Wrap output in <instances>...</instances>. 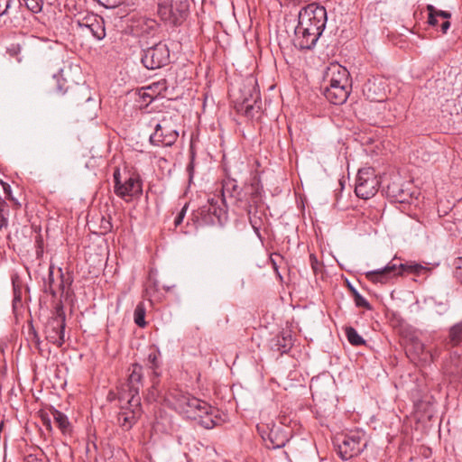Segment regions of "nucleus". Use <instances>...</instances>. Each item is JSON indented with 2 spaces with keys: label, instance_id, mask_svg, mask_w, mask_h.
Returning <instances> with one entry per match:
<instances>
[{
  "label": "nucleus",
  "instance_id": "nucleus-10",
  "mask_svg": "<svg viewBox=\"0 0 462 462\" xmlns=\"http://www.w3.org/2000/svg\"><path fill=\"white\" fill-rule=\"evenodd\" d=\"M178 131L171 125V116H163L154 125V133L150 135V143L157 146H171L178 139Z\"/></svg>",
  "mask_w": 462,
  "mask_h": 462
},
{
  "label": "nucleus",
  "instance_id": "nucleus-12",
  "mask_svg": "<svg viewBox=\"0 0 462 462\" xmlns=\"http://www.w3.org/2000/svg\"><path fill=\"white\" fill-rule=\"evenodd\" d=\"M200 216L206 224H222L226 217L224 200L218 198H212L208 204L200 208Z\"/></svg>",
  "mask_w": 462,
  "mask_h": 462
},
{
  "label": "nucleus",
  "instance_id": "nucleus-16",
  "mask_svg": "<svg viewBox=\"0 0 462 462\" xmlns=\"http://www.w3.org/2000/svg\"><path fill=\"white\" fill-rule=\"evenodd\" d=\"M349 80L348 70L338 63H331L323 76V82H337L346 84Z\"/></svg>",
  "mask_w": 462,
  "mask_h": 462
},
{
  "label": "nucleus",
  "instance_id": "nucleus-42",
  "mask_svg": "<svg viewBox=\"0 0 462 462\" xmlns=\"http://www.w3.org/2000/svg\"><path fill=\"white\" fill-rule=\"evenodd\" d=\"M229 185H232L233 189H236V186L235 184H233L232 181H229L223 186L224 190H226L228 189Z\"/></svg>",
  "mask_w": 462,
  "mask_h": 462
},
{
  "label": "nucleus",
  "instance_id": "nucleus-25",
  "mask_svg": "<svg viewBox=\"0 0 462 462\" xmlns=\"http://www.w3.org/2000/svg\"><path fill=\"white\" fill-rule=\"evenodd\" d=\"M101 16L96 14H87L86 15H84L83 17H81L80 19H79L78 21V24L79 26L82 29V30H87L88 28H89L95 22H98L99 21V18Z\"/></svg>",
  "mask_w": 462,
  "mask_h": 462
},
{
  "label": "nucleus",
  "instance_id": "nucleus-36",
  "mask_svg": "<svg viewBox=\"0 0 462 462\" xmlns=\"http://www.w3.org/2000/svg\"><path fill=\"white\" fill-rule=\"evenodd\" d=\"M245 112L246 116H253L252 111L254 108V106L249 103V99L245 98L244 100Z\"/></svg>",
  "mask_w": 462,
  "mask_h": 462
},
{
  "label": "nucleus",
  "instance_id": "nucleus-35",
  "mask_svg": "<svg viewBox=\"0 0 462 462\" xmlns=\"http://www.w3.org/2000/svg\"><path fill=\"white\" fill-rule=\"evenodd\" d=\"M186 210H187V205H185L182 209L180 210V212L178 214V216L175 217L174 219V224L175 226H179L180 225V223L182 222L184 217H185V214H186Z\"/></svg>",
  "mask_w": 462,
  "mask_h": 462
},
{
  "label": "nucleus",
  "instance_id": "nucleus-45",
  "mask_svg": "<svg viewBox=\"0 0 462 462\" xmlns=\"http://www.w3.org/2000/svg\"><path fill=\"white\" fill-rule=\"evenodd\" d=\"M439 305H440V307H441L443 311L447 310V305L446 304H439Z\"/></svg>",
  "mask_w": 462,
  "mask_h": 462
},
{
  "label": "nucleus",
  "instance_id": "nucleus-29",
  "mask_svg": "<svg viewBox=\"0 0 462 462\" xmlns=\"http://www.w3.org/2000/svg\"><path fill=\"white\" fill-rule=\"evenodd\" d=\"M454 275L460 282H462V256L454 261Z\"/></svg>",
  "mask_w": 462,
  "mask_h": 462
},
{
  "label": "nucleus",
  "instance_id": "nucleus-23",
  "mask_svg": "<svg viewBox=\"0 0 462 462\" xmlns=\"http://www.w3.org/2000/svg\"><path fill=\"white\" fill-rule=\"evenodd\" d=\"M345 331L347 340L352 346H358L365 343V339L357 333L354 328L346 327Z\"/></svg>",
  "mask_w": 462,
  "mask_h": 462
},
{
  "label": "nucleus",
  "instance_id": "nucleus-13",
  "mask_svg": "<svg viewBox=\"0 0 462 462\" xmlns=\"http://www.w3.org/2000/svg\"><path fill=\"white\" fill-rule=\"evenodd\" d=\"M323 92L326 98L334 105L344 104L351 89L350 81H346V84L337 82H323Z\"/></svg>",
  "mask_w": 462,
  "mask_h": 462
},
{
  "label": "nucleus",
  "instance_id": "nucleus-19",
  "mask_svg": "<svg viewBox=\"0 0 462 462\" xmlns=\"http://www.w3.org/2000/svg\"><path fill=\"white\" fill-rule=\"evenodd\" d=\"M386 195L395 202L403 203L409 197L408 191H406L402 186L396 182L392 181L386 187Z\"/></svg>",
  "mask_w": 462,
  "mask_h": 462
},
{
  "label": "nucleus",
  "instance_id": "nucleus-17",
  "mask_svg": "<svg viewBox=\"0 0 462 462\" xmlns=\"http://www.w3.org/2000/svg\"><path fill=\"white\" fill-rule=\"evenodd\" d=\"M407 353L412 355L414 359L418 361L428 363L433 360V356L430 351L426 350L424 344L417 339H411V343L407 346Z\"/></svg>",
  "mask_w": 462,
  "mask_h": 462
},
{
  "label": "nucleus",
  "instance_id": "nucleus-32",
  "mask_svg": "<svg viewBox=\"0 0 462 462\" xmlns=\"http://www.w3.org/2000/svg\"><path fill=\"white\" fill-rule=\"evenodd\" d=\"M12 284L14 292L22 291L23 282L17 274L12 276Z\"/></svg>",
  "mask_w": 462,
  "mask_h": 462
},
{
  "label": "nucleus",
  "instance_id": "nucleus-40",
  "mask_svg": "<svg viewBox=\"0 0 462 462\" xmlns=\"http://www.w3.org/2000/svg\"><path fill=\"white\" fill-rule=\"evenodd\" d=\"M5 193L8 196L9 199H14L11 195V187L7 185L6 187H4Z\"/></svg>",
  "mask_w": 462,
  "mask_h": 462
},
{
  "label": "nucleus",
  "instance_id": "nucleus-39",
  "mask_svg": "<svg viewBox=\"0 0 462 462\" xmlns=\"http://www.w3.org/2000/svg\"><path fill=\"white\" fill-rule=\"evenodd\" d=\"M21 300H22V291L14 292V301L17 302V301H21Z\"/></svg>",
  "mask_w": 462,
  "mask_h": 462
},
{
  "label": "nucleus",
  "instance_id": "nucleus-47",
  "mask_svg": "<svg viewBox=\"0 0 462 462\" xmlns=\"http://www.w3.org/2000/svg\"><path fill=\"white\" fill-rule=\"evenodd\" d=\"M254 195H255V197L260 196V191L258 190V189H255Z\"/></svg>",
  "mask_w": 462,
  "mask_h": 462
},
{
  "label": "nucleus",
  "instance_id": "nucleus-43",
  "mask_svg": "<svg viewBox=\"0 0 462 462\" xmlns=\"http://www.w3.org/2000/svg\"><path fill=\"white\" fill-rule=\"evenodd\" d=\"M254 95H255L254 105H257V99L259 98V94H258V92L254 91Z\"/></svg>",
  "mask_w": 462,
  "mask_h": 462
},
{
  "label": "nucleus",
  "instance_id": "nucleus-15",
  "mask_svg": "<svg viewBox=\"0 0 462 462\" xmlns=\"http://www.w3.org/2000/svg\"><path fill=\"white\" fill-rule=\"evenodd\" d=\"M319 38L317 37V33H311L309 28H302L297 24L294 29V38L292 40L293 44L296 48L300 50H310L311 49Z\"/></svg>",
  "mask_w": 462,
  "mask_h": 462
},
{
  "label": "nucleus",
  "instance_id": "nucleus-30",
  "mask_svg": "<svg viewBox=\"0 0 462 462\" xmlns=\"http://www.w3.org/2000/svg\"><path fill=\"white\" fill-rule=\"evenodd\" d=\"M14 0H0V16L6 15Z\"/></svg>",
  "mask_w": 462,
  "mask_h": 462
},
{
  "label": "nucleus",
  "instance_id": "nucleus-14",
  "mask_svg": "<svg viewBox=\"0 0 462 462\" xmlns=\"http://www.w3.org/2000/svg\"><path fill=\"white\" fill-rule=\"evenodd\" d=\"M159 352H152L148 355L147 357V365L148 368L152 373V388L149 391L148 393V399L149 401H156L157 398L160 395V390L157 388L158 386V378L160 376V373L158 372V369L160 367V360H159Z\"/></svg>",
  "mask_w": 462,
  "mask_h": 462
},
{
  "label": "nucleus",
  "instance_id": "nucleus-8",
  "mask_svg": "<svg viewBox=\"0 0 462 462\" xmlns=\"http://www.w3.org/2000/svg\"><path fill=\"white\" fill-rule=\"evenodd\" d=\"M335 446L339 457L343 460L359 455L365 448L366 442L360 432H350L336 438Z\"/></svg>",
  "mask_w": 462,
  "mask_h": 462
},
{
  "label": "nucleus",
  "instance_id": "nucleus-37",
  "mask_svg": "<svg viewBox=\"0 0 462 462\" xmlns=\"http://www.w3.org/2000/svg\"><path fill=\"white\" fill-rule=\"evenodd\" d=\"M279 257H281L280 254H275L274 255L271 256V261L273 263V269L276 271L277 275L282 280V278L281 274L278 273V267H277V262H276V258H279Z\"/></svg>",
  "mask_w": 462,
  "mask_h": 462
},
{
  "label": "nucleus",
  "instance_id": "nucleus-21",
  "mask_svg": "<svg viewBox=\"0 0 462 462\" xmlns=\"http://www.w3.org/2000/svg\"><path fill=\"white\" fill-rule=\"evenodd\" d=\"M462 343V320L454 324L448 330V344L458 346Z\"/></svg>",
  "mask_w": 462,
  "mask_h": 462
},
{
  "label": "nucleus",
  "instance_id": "nucleus-44",
  "mask_svg": "<svg viewBox=\"0 0 462 462\" xmlns=\"http://www.w3.org/2000/svg\"><path fill=\"white\" fill-rule=\"evenodd\" d=\"M310 257L312 262H317V260H316V258H315V256L313 254H310ZM312 267L315 268L314 267V263H312Z\"/></svg>",
  "mask_w": 462,
  "mask_h": 462
},
{
  "label": "nucleus",
  "instance_id": "nucleus-48",
  "mask_svg": "<svg viewBox=\"0 0 462 462\" xmlns=\"http://www.w3.org/2000/svg\"><path fill=\"white\" fill-rule=\"evenodd\" d=\"M368 89L371 90V84H368Z\"/></svg>",
  "mask_w": 462,
  "mask_h": 462
},
{
  "label": "nucleus",
  "instance_id": "nucleus-9",
  "mask_svg": "<svg viewBox=\"0 0 462 462\" xmlns=\"http://www.w3.org/2000/svg\"><path fill=\"white\" fill-rule=\"evenodd\" d=\"M141 61L147 69H157L170 61V50L167 44L159 42L143 50Z\"/></svg>",
  "mask_w": 462,
  "mask_h": 462
},
{
  "label": "nucleus",
  "instance_id": "nucleus-34",
  "mask_svg": "<svg viewBox=\"0 0 462 462\" xmlns=\"http://www.w3.org/2000/svg\"><path fill=\"white\" fill-rule=\"evenodd\" d=\"M248 216H249V220H250V223H251L253 228L257 232L258 231V226H259L258 222L259 221L257 220L256 216L253 215L252 206L251 205L249 206Z\"/></svg>",
  "mask_w": 462,
  "mask_h": 462
},
{
  "label": "nucleus",
  "instance_id": "nucleus-49",
  "mask_svg": "<svg viewBox=\"0 0 462 462\" xmlns=\"http://www.w3.org/2000/svg\"><path fill=\"white\" fill-rule=\"evenodd\" d=\"M33 462H37L35 459H33Z\"/></svg>",
  "mask_w": 462,
  "mask_h": 462
},
{
  "label": "nucleus",
  "instance_id": "nucleus-3",
  "mask_svg": "<svg viewBox=\"0 0 462 462\" xmlns=\"http://www.w3.org/2000/svg\"><path fill=\"white\" fill-rule=\"evenodd\" d=\"M427 270L428 269L425 266L420 263L413 262L398 263H395V260L393 259L384 267L368 271L365 274L366 279L374 283H386L396 276L402 275L404 273H413L420 275L425 273Z\"/></svg>",
  "mask_w": 462,
  "mask_h": 462
},
{
  "label": "nucleus",
  "instance_id": "nucleus-5",
  "mask_svg": "<svg viewBox=\"0 0 462 462\" xmlns=\"http://www.w3.org/2000/svg\"><path fill=\"white\" fill-rule=\"evenodd\" d=\"M157 13L161 19L170 24H180L187 17L189 0H158Z\"/></svg>",
  "mask_w": 462,
  "mask_h": 462
},
{
  "label": "nucleus",
  "instance_id": "nucleus-7",
  "mask_svg": "<svg viewBox=\"0 0 462 462\" xmlns=\"http://www.w3.org/2000/svg\"><path fill=\"white\" fill-rule=\"evenodd\" d=\"M114 191L119 198L125 201L134 197H139L143 192L142 181L138 175H127L122 180L119 169L114 171Z\"/></svg>",
  "mask_w": 462,
  "mask_h": 462
},
{
  "label": "nucleus",
  "instance_id": "nucleus-24",
  "mask_svg": "<svg viewBox=\"0 0 462 462\" xmlns=\"http://www.w3.org/2000/svg\"><path fill=\"white\" fill-rule=\"evenodd\" d=\"M53 420L62 432L66 433L69 430L70 423L68 417L64 413L56 410L53 412Z\"/></svg>",
  "mask_w": 462,
  "mask_h": 462
},
{
  "label": "nucleus",
  "instance_id": "nucleus-26",
  "mask_svg": "<svg viewBox=\"0 0 462 462\" xmlns=\"http://www.w3.org/2000/svg\"><path fill=\"white\" fill-rule=\"evenodd\" d=\"M349 289L353 294L354 301L357 307H363L371 310V305L353 286L349 285Z\"/></svg>",
  "mask_w": 462,
  "mask_h": 462
},
{
  "label": "nucleus",
  "instance_id": "nucleus-20",
  "mask_svg": "<svg viewBox=\"0 0 462 462\" xmlns=\"http://www.w3.org/2000/svg\"><path fill=\"white\" fill-rule=\"evenodd\" d=\"M427 11L429 12L428 23L432 26H436L438 24V17H441L447 20L451 17L450 13L438 10L432 5H427Z\"/></svg>",
  "mask_w": 462,
  "mask_h": 462
},
{
  "label": "nucleus",
  "instance_id": "nucleus-11",
  "mask_svg": "<svg viewBox=\"0 0 462 462\" xmlns=\"http://www.w3.org/2000/svg\"><path fill=\"white\" fill-rule=\"evenodd\" d=\"M379 180L372 169L358 171L356 181L355 192L357 197L368 199L374 196L378 190Z\"/></svg>",
  "mask_w": 462,
  "mask_h": 462
},
{
  "label": "nucleus",
  "instance_id": "nucleus-27",
  "mask_svg": "<svg viewBox=\"0 0 462 462\" xmlns=\"http://www.w3.org/2000/svg\"><path fill=\"white\" fill-rule=\"evenodd\" d=\"M144 315V309L141 305H138L134 310V322L140 328H143L146 325Z\"/></svg>",
  "mask_w": 462,
  "mask_h": 462
},
{
  "label": "nucleus",
  "instance_id": "nucleus-22",
  "mask_svg": "<svg viewBox=\"0 0 462 462\" xmlns=\"http://www.w3.org/2000/svg\"><path fill=\"white\" fill-rule=\"evenodd\" d=\"M94 38L97 40H102L106 36L105 23L102 17L99 21L95 22L89 28L87 29Z\"/></svg>",
  "mask_w": 462,
  "mask_h": 462
},
{
  "label": "nucleus",
  "instance_id": "nucleus-4",
  "mask_svg": "<svg viewBox=\"0 0 462 462\" xmlns=\"http://www.w3.org/2000/svg\"><path fill=\"white\" fill-rule=\"evenodd\" d=\"M327 23V12L325 7L315 4L308 5L298 14V25L309 28L314 35L319 38Z\"/></svg>",
  "mask_w": 462,
  "mask_h": 462
},
{
  "label": "nucleus",
  "instance_id": "nucleus-31",
  "mask_svg": "<svg viewBox=\"0 0 462 462\" xmlns=\"http://www.w3.org/2000/svg\"><path fill=\"white\" fill-rule=\"evenodd\" d=\"M99 5L106 8H114L119 5L123 0H96Z\"/></svg>",
  "mask_w": 462,
  "mask_h": 462
},
{
  "label": "nucleus",
  "instance_id": "nucleus-2",
  "mask_svg": "<svg viewBox=\"0 0 462 462\" xmlns=\"http://www.w3.org/2000/svg\"><path fill=\"white\" fill-rule=\"evenodd\" d=\"M129 372L127 383L119 393L121 410L117 415V423L125 430L132 429L142 412L139 391L142 386L143 366L134 364Z\"/></svg>",
  "mask_w": 462,
  "mask_h": 462
},
{
  "label": "nucleus",
  "instance_id": "nucleus-28",
  "mask_svg": "<svg viewBox=\"0 0 462 462\" xmlns=\"http://www.w3.org/2000/svg\"><path fill=\"white\" fill-rule=\"evenodd\" d=\"M25 2L26 6L32 13H40L42 10V0H23Z\"/></svg>",
  "mask_w": 462,
  "mask_h": 462
},
{
  "label": "nucleus",
  "instance_id": "nucleus-33",
  "mask_svg": "<svg viewBox=\"0 0 462 462\" xmlns=\"http://www.w3.org/2000/svg\"><path fill=\"white\" fill-rule=\"evenodd\" d=\"M282 341L285 342V337H282ZM273 348L280 351L281 354H286L288 352L285 343H282L280 338L277 339V343L273 345Z\"/></svg>",
  "mask_w": 462,
  "mask_h": 462
},
{
  "label": "nucleus",
  "instance_id": "nucleus-18",
  "mask_svg": "<svg viewBox=\"0 0 462 462\" xmlns=\"http://www.w3.org/2000/svg\"><path fill=\"white\" fill-rule=\"evenodd\" d=\"M289 441V438L284 431H280L279 428L272 429L268 435V442L266 441V447L268 448H280L286 445Z\"/></svg>",
  "mask_w": 462,
  "mask_h": 462
},
{
  "label": "nucleus",
  "instance_id": "nucleus-46",
  "mask_svg": "<svg viewBox=\"0 0 462 462\" xmlns=\"http://www.w3.org/2000/svg\"><path fill=\"white\" fill-rule=\"evenodd\" d=\"M449 373H450V374H458V370H457V368H456V369H454V370H453V369H451V370L449 371Z\"/></svg>",
  "mask_w": 462,
  "mask_h": 462
},
{
  "label": "nucleus",
  "instance_id": "nucleus-1",
  "mask_svg": "<svg viewBox=\"0 0 462 462\" xmlns=\"http://www.w3.org/2000/svg\"><path fill=\"white\" fill-rule=\"evenodd\" d=\"M165 400L176 411L198 421L205 429H213L221 422L218 410L189 393L172 390L166 395Z\"/></svg>",
  "mask_w": 462,
  "mask_h": 462
},
{
  "label": "nucleus",
  "instance_id": "nucleus-41",
  "mask_svg": "<svg viewBox=\"0 0 462 462\" xmlns=\"http://www.w3.org/2000/svg\"><path fill=\"white\" fill-rule=\"evenodd\" d=\"M8 226V220L5 217H2L0 221V229Z\"/></svg>",
  "mask_w": 462,
  "mask_h": 462
},
{
  "label": "nucleus",
  "instance_id": "nucleus-6",
  "mask_svg": "<svg viewBox=\"0 0 462 462\" xmlns=\"http://www.w3.org/2000/svg\"><path fill=\"white\" fill-rule=\"evenodd\" d=\"M66 316L61 302L56 304L52 317L45 326L46 339L57 346H61L65 343Z\"/></svg>",
  "mask_w": 462,
  "mask_h": 462
},
{
  "label": "nucleus",
  "instance_id": "nucleus-38",
  "mask_svg": "<svg viewBox=\"0 0 462 462\" xmlns=\"http://www.w3.org/2000/svg\"><path fill=\"white\" fill-rule=\"evenodd\" d=\"M450 27V23L447 20L445 21L444 23H442L441 24V31L443 33H446L448 32V30L449 29Z\"/></svg>",
  "mask_w": 462,
  "mask_h": 462
}]
</instances>
